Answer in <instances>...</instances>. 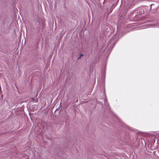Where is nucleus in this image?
Wrapping results in <instances>:
<instances>
[{
	"mask_svg": "<svg viewBox=\"0 0 159 159\" xmlns=\"http://www.w3.org/2000/svg\"><path fill=\"white\" fill-rule=\"evenodd\" d=\"M32 99L33 101H34V99L33 98H32Z\"/></svg>",
	"mask_w": 159,
	"mask_h": 159,
	"instance_id": "obj_3",
	"label": "nucleus"
},
{
	"mask_svg": "<svg viewBox=\"0 0 159 159\" xmlns=\"http://www.w3.org/2000/svg\"><path fill=\"white\" fill-rule=\"evenodd\" d=\"M83 56V55L82 54H81L80 55V57H81Z\"/></svg>",
	"mask_w": 159,
	"mask_h": 159,
	"instance_id": "obj_2",
	"label": "nucleus"
},
{
	"mask_svg": "<svg viewBox=\"0 0 159 159\" xmlns=\"http://www.w3.org/2000/svg\"><path fill=\"white\" fill-rule=\"evenodd\" d=\"M36 25H37V27L39 28L40 27V23L39 20L37 21L35 23Z\"/></svg>",
	"mask_w": 159,
	"mask_h": 159,
	"instance_id": "obj_1",
	"label": "nucleus"
}]
</instances>
